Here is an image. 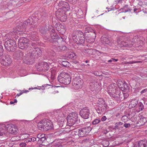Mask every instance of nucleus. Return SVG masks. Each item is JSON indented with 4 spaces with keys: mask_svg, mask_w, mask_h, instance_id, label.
Here are the masks:
<instances>
[{
    "mask_svg": "<svg viewBox=\"0 0 147 147\" xmlns=\"http://www.w3.org/2000/svg\"><path fill=\"white\" fill-rule=\"evenodd\" d=\"M30 54L28 55H25L23 58V62L27 64H29L30 63V60L31 56H40L41 55V51L38 47H34L30 49Z\"/></svg>",
    "mask_w": 147,
    "mask_h": 147,
    "instance_id": "obj_1",
    "label": "nucleus"
},
{
    "mask_svg": "<svg viewBox=\"0 0 147 147\" xmlns=\"http://www.w3.org/2000/svg\"><path fill=\"white\" fill-rule=\"evenodd\" d=\"M18 129L14 125L11 126V124H7L6 125L4 124L0 125V136H2L8 131L9 133L15 134L17 133Z\"/></svg>",
    "mask_w": 147,
    "mask_h": 147,
    "instance_id": "obj_2",
    "label": "nucleus"
},
{
    "mask_svg": "<svg viewBox=\"0 0 147 147\" xmlns=\"http://www.w3.org/2000/svg\"><path fill=\"white\" fill-rule=\"evenodd\" d=\"M53 126L52 122L49 119H44L38 124V129L42 131H47L51 128Z\"/></svg>",
    "mask_w": 147,
    "mask_h": 147,
    "instance_id": "obj_3",
    "label": "nucleus"
},
{
    "mask_svg": "<svg viewBox=\"0 0 147 147\" xmlns=\"http://www.w3.org/2000/svg\"><path fill=\"white\" fill-rule=\"evenodd\" d=\"M59 82L65 84H68L71 82L69 75L67 73H62L59 75L57 78Z\"/></svg>",
    "mask_w": 147,
    "mask_h": 147,
    "instance_id": "obj_4",
    "label": "nucleus"
},
{
    "mask_svg": "<svg viewBox=\"0 0 147 147\" xmlns=\"http://www.w3.org/2000/svg\"><path fill=\"white\" fill-rule=\"evenodd\" d=\"M97 104V108L96 109L97 112L99 114L105 113L108 107V106L104 100L102 98L99 99Z\"/></svg>",
    "mask_w": 147,
    "mask_h": 147,
    "instance_id": "obj_5",
    "label": "nucleus"
},
{
    "mask_svg": "<svg viewBox=\"0 0 147 147\" xmlns=\"http://www.w3.org/2000/svg\"><path fill=\"white\" fill-rule=\"evenodd\" d=\"M78 114L75 112L70 113L67 117L68 125L71 126L74 124L78 120Z\"/></svg>",
    "mask_w": 147,
    "mask_h": 147,
    "instance_id": "obj_6",
    "label": "nucleus"
},
{
    "mask_svg": "<svg viewBox=\"0 0 147 147\" xmlns=\"http://www.w3.org/2000/svg\"><path fill=\"white\" fill-rule=\"evenodd\" d=\"M4 45L6 50L8 51H13L17 48L16 41L11 39L6 41Z\"/></svg>",
    "mask_w": 147,
    "mask_h": 147,
    "instance_id": "obj_7",
    "label": "nucleus"
},
{
    "mask_svg": "<svg viewBox=\"0 0 147 147\" xmlns=\"http://www.w3.org/2000/svg\"><path fill=\"white\" fill-rule=\"evenodd\" d=\"M29 40L25 37L20 38L18 42V46L21 49H24L26 48L28 44Z\"/></svg>",
    "mask_w": 147,
    "mask_h": 147,
    "instance_id": "obj_8",
    "label": "nucleus"
},
{
    "mask_svg": "<svg viewBox=\"0 0 147 147\" xmlns=\"http://www.w3.org/2000/svg\"><path fill=\"white\" fill-rule=\"evenodd\" d=\"M72 84L75 89L78 90L82 88L83 82L81 79L78 78H75L72 81Z\"/></svg>",
    "mask_w": 147,
    "mask_h": 147,
    "instance_id": "obj_9",
    "label": "nucleus"
},
{
    "mask_svg": "<svg viewBox=\"0 0 147 147\" xmlns=\"http://www.w3.org/2000/svg\"><path fill=\"white\" fill-rule=\"evenodd\" d=\"M90 110L88 107H85L81 109L80 112V115L84 119H88L90 115Z\"/></svg>",
    "mask_w": 147,
    "mask_h": 147,
    "instance_id": "obj_10",
    "label": "nucleus"
},
{
    "mask_svg": "<svg viewBox=\"0 0 147 147\" xmlns=\"http://www.w3.org/2000/svg\"><path fill=\"white\" fill-rule=\"evenodd\" d=\"M49 68V65L48 63L45 62H42L39 63L37 67V70L40 71H47Z\"/></svg>",
    "mask_w": 147,
    "mask_h": 147,
    "instance_id": "obj_11",
    "label": "nucleus"
},
{
    "mask_svg": "<svg viewBox=\"0 0 147 147\" xmlns=\"http://www.w3.org/2000/svg\"><path fill=\"white\" fill-rule=\"evenodd\" d=\"M92 130L90 127H87L79 129L78 136L82 137L85 134H88Z\"/></svg>",
    "mask_w": 147,
    "mask_h": 147,
    "instance_id": "obj_12",
    "label": "nucleus"
},
{
    "mask_svg": "<svg viewBox=\"0 0 147 147\" xmlns=\"http://www.w3.org/2000/svg\"><path fill=\"white\" fill-rule=\"evenodd\" d=\"M58 6L61 7V8L64 11H67L69 10L70 9L68 3L64 1H60L58 3H57Z\"/></svg>",
    "mask_w": 147,
    "mask_h": 147,
    "instance_id": "obj_13",
    "label": "nucleus"
},
{
    "mask_svg": "<svg viewBox=\"0 0 147 147\" xmlns=\"http://www.w3.org/2000/svg\"><path fill=\"white\" fill-rule=\"evenodd\" d=\"M117 43L119 46L121 47H132L133 45L131 44L132 42L129 40H127L126 41H121V42L119 40H117Z\"/></svg>",
    "mask_w": 147,
    "mask_h": 147,
    "instance_id": "obj_14",
    "label": "nucleus"
},
{
    "mask_svg": "<svg viewBox=\"0 0 147 147\" xmlns=\"http://www.w3.org/2000/svg\"><path fill=\"white\" fill-rule=\"evenodd\" d=\"M109 94L111 96L114 98H116V99L118 98H122L121 96L122 95V94H121V92L120 91H115V92H109Z\"/></svg>",
    "mask_w": 147,
    "mask_h": 147,
    "instance_id": "obj_15",
    "label": "nucleus"
},
{
    "mask_svg": "<svg viewBox=\"0 0 147 147\" xmlns=\"http://www.w3.org/2000/svg\"><path fill=\"white\" fill-rule=\"evenodd\" d=\"M20 28L18 27V28H16V30H14L13 32L14 33V36L15 35H17L18 36V35H21L22 34L24 33V32L25 31V28H24L23 26L21 27L20 26Z\"/></svg>",
    "mask_w": 147,
    "mask_h": 147,
    "instance_id": "obj_16",
    "label": "nucleus"
},
{
    "mask_svg": "<svg viewBox=\"0 0 147 147\" xmlns=\"http://www.w3.org/2000/svg\"><path fill=\"white\" fill-rule=\"evenodd\" d=\"M53 45L55 46V48L58 51H63L67 49V47L65 46H59L57 42H55L53 43Z\"/></svg>",
    "mask_w": 147,
    "mask_h": 147,
    "instance_id": "obj_17",
    "label": "nucleus"
},
{
    "mask_svg": "<svg viewBox=\"0 0 147 147\" xmlns=\"http://www.w3.org/2000/svg\"><path fill=\"white\" fill-rule=\"evenodd\" d=\"M147 142L145 140H141L138 143H136L134 146V147H147L146 144Z\"/></svg>",
    "mask_w": 147,
    "mask_h": 147,
    "instance_id": "obj_18",
    "label": "nucleus"
},
{
    "mask_svg": "<svg viewBox=\"0 0 147 147\" xmlns=\"http://www.w3.org/2000/svg\"><path fill=\"white\" fill-rule=\"evenodd\" d=\"M144 105L143 103L141 102L138 103L137 107L134 110V112L136 113H139L142 111L144 109Z\"/></svg>",
    "mask_w": 147,
    "mask_h": 147,
    "instance_id": "obj_19",
    "label": "nucleus"
},
{
    "mask_svg": "<svg viewBox=\"0 0 147 147\" xmlns=\"http://www.w3.org/2000/svg\"><path fill=\"white\" fill-rule=\"evenodd\" d=\"M90 88L92 90H96L98 88V83L95 81L91 82L90 83Z\"/></svg>",
    "mask_w": 147,
    "mask_h": 147,
    "instance_id": "obj_20",
    "label": "nucleus"
},
{
    "mask_svg": "<svg viewBox=\"0 0 147 147\" xmlns=\"http://www.w3.org/2000/svg\"><path fill=\"white\" fill-rule=\"evenodd\" d=\"M59 115H58L57 117V119L58 121V124L59 126L61 127L65 126V123L64 122V119H60L59 117Z\"/></svg>",
    "mask_w": 147,
    "mask_h": 147,
    "instance_id": "obj_21",
    "label": "nucleus"
},
{
    "mask_svg": "<svg viewBox=\"0 0 147 147\" xmlns=\"http://www.w3.org/2000/svg\"><path fill=\"white\" fill-rule=\"evenodd\" d=\"M116 87L114 84H111L108 87L107 91L108 94L109 93V92H114L116 90Z\"/></svg>",
    "mask_w": 147,
    "mask_h": 147,
    "instance_id": "obj_22",
    "label": "nucleus"
},
{
    "mask_svg": "<svg viewBox=\"0 0 147 147\" xmlns=\"http://www.w3.org/2000/svg\"><path fill=\"white\" fill-rule=\"evenodd\" d=\"M29 38L30 39L33 41H37L38 40V38H37L36 35V32H32L30 35Z\"/></svg>",
    "mask_w": 147,
    "mask_h": 147,
    "instance_id": "obj_23",
    "label": "nucleus"
},
{
    "mask_svg": "<svg viewBox=\"0 0 147 147\" xmlns=\"http://www.w3.org/2000/svg\"><path fill=\"white\" fill-rule=\"evenodd\" d=\"M72 36L73 40L74 42L78 44H79V41H78L79 38L77 35L75 34V33H74V31L72 33Z\"/></svg>",
    "mask_w": 147,
    "mask_h": 147,
    "instance_id": "obj_24",
    "label": "nucleus"
},
{
    "mask_svg": "<svg viewBox=\"0 0 147 147\" xmlns=\"http://www.w3.org/2000/svg\"><path fill=\"white\" fill-rule=\"evenodd\" d=\"M147 121V119L146 117H142L140 118L138 123L139 124V126L144 125Z\"/></svg>",
    "mask_w": 147,
    "mask_h": 147,
    "instance_id": "obj_25",
    "label": "nucleus"
},
{
    "mask_svg": "<svg viewBox=\"0 0 147 147\" xmlns=\"http://www.w3.org/2000/svg\"><path fill=\"white\" fill-rule=\"evenodd\" d=\"M138 100L134 99L132 100L130 102L129 105H131L132 107H135L138 104Z\"/></svg>",
    "mask_w": 147,
    "mask_h": 147,
    "instance_id": "obj_26",
    "label": "nucleus"
},
{
    "mask_svg": "<svg viewBox=\"0 0 147 147\" xmlns=\"http://www.w3.org/2000/svg\"><path fill=\"white\" fill-rule=\"evenodd\" d=\"M24 54L22 52L18 51L15 52L14 55V57H17L18 58H22Z\"/></svg>",
    "mask_w": 147,
    "mask_h": 147,
    "instance_id": "obj_27",
    "label": "nucleus"
},
{
    "mask_svg": "<svg viewBox=\"0 0 147 147\" xmlns=\"http://www.w3.org/2000/svg\"><path fill=\"white\" fill-rule=\"evenodd\" d=\"M74 33H75L78 38H80L84 36L83 32L80 30L74 31Z\"/></svg>",
    "mask_w": 147,
    "mask_h": 147,
    "instance_id": "obj_28",
    "label": "nucleus"
},
{
    "mask_svg": "<svg viewBox=\"0 0 147 147\" xmlns=\"http://www.w3.org/2000/svg\"><path fill=\"white\" fill-rule=\"evenodd\" d=\"M31 23L30 22V20L29 19H28L27 20L25 21L23 23V25H22V26L21 27H22V26L24 28L26 26L30 25Z\"/></svg>",
    "mask_w": 147,
    "mask_h": 147,
    "instance_id": "obj_29",
    "label": "nucleus"
},
{
    "mask_svg": "<svg viewBox=\"0 0 147 147\" xmlns=\"http://www.w3.org/2000/svg\"><path fill=\"white\" fill-rule=\"evenodd\" d=\"M79 129H74L71 132V134L72 136H74L78 135V136Z\"/></svg>",
    "mask_w": 147,
    "mask_h": 147,
    "instance_id": "obj_30",
    "label": "nucleus"
},
{
    "mask_svg": "<svg viewBox=\"0 0 147 147\" xmlns=\"http://www.w3.org/2000/svg\"><path fill=\"white\" fill-rule=\"evenodd\" d=\"M14 37V34L13 32L6 34L4 36L5 38H12Z\"/></svg>",
    "mask_w": 147,
    "mask_h": 147,
    "instance_id": "obj_31",
    "label": "nucleus"
},
{
    "mask_svg": "<svg viewBox=\"0 0 147 147\" xmlns=\"http://www.w3.org/2000/svg\"><path fill=\"white\" fill-rule=\"evenodd\" d=\"M5 59L7 64L9 65L11 63V58L9 56H7L5 57Z\"/></svg>",
    "mask_w": 147,
    "mask_h": 147,
    "instance_id": "obj_32",
    "label": "nucleus"
},
{
    "mask_svg": "<svg viewBox=\"0 0 147 147\" xmlns=\"http://www.w3.org/2000/svg\"><path fill=\"white\" fill-rule=\"evenodd\" d=\"M75 56V54L73 52L69 53L67 55V57L69 59H74Z\"/></svg>",
    "mask_w": 147,
    "mask_h": 147,
    "instance_id": "obj_33",
    "label": "nucleus"
},
{
    "mask_svg": "<svg viewBox=\"0 0 147 147\" xmlns=\"http://www.w3.org/2000/svg\"><path fill=\"white\" fill-rule=\"evenodd\" d=\"M72 127H71L70 128H65L63 131V132L64 133H70L71 131L72 130Z\"/></svg>",
    "mask_w": 147,
    "mask_h": 147,
    "instance_id": "obj_34",
    "label": "nucleus"
},
{
    "mask_svg": "<svg viewBox=\"0 0 147 147\" xmlns=\"http://www.w3.org/2000/svg\"><path fill=\"white\" fill-rule=\"evenodd\" d=\"M39 32L42 35L46 33V30L44 27L40 28L39 30Z\"/></svg>",
    "mask_w": 147,
    "mask_h": 147,
    "instance_id": "obj_35",
    "label": "nucleus"
},
{
    "mask_svg": "<svg viewBox=\"0 0 147 147\" xmlns=\"http://www.w3.org/2000/svg\"><path fill=\"white\" fill-rule=\"evenodd\" d=\"M78 41H79V44H82L85 41V38L84 36L79 38Z\"/></svg>",
    "mask_w": 147,
    "mask_h": 147,
    "instance_id": "obj_36",
    "label": "nucleus"
},
{
    "mask_svg": "<svg viewBox=\"0 0 147 147\" xmlns=\"http://www.w3.org/2000/svg\"><path fill=\"white\" fill-rule=\"evenodd\" d=\"M58 115L59 116V117L60 119H64V115L62 113H61V112H59V114H57L56 115V119H57V117L58 116ZM58 117H59V116Z\"/></svg>",
    "mask_w": 147,
    "mask_h": 147,
    "instance_id": "obj_37",
    "label": "nucleus"
},
{
    "mask_svg": "<svg viewBox=\"0 0 147 147\" xmlns=\"http://www.w3.org/2000/svg\"><path fill=\"white\" fill-rule=\"evenodd\" d=\"M92 50L91 49H85L83 50V52L85 53H87L89 54H92L91 53Z\"/></svg>",
    "mask_w": 147,
    "mask_h": 147,
    "instance_id": "obj_38",
    "label": "nucleus"
},
{
    "mask_svg": "<svg viewBox=\"0 0 147 147\" xmlns=\"http://www.w3.org/2000/svg\"><path fill=\"white\" fill-rule=\"evenodd\" d=\"M1 63L2 65L5 66H9L7 62L5 59H2L1 61Z\"/></svg>",
    "mask_w": 147,
    "mask_h": 147,
    "instance_id": "obj_39",
    "label": "nucleus"
},
{
    "mask_svg": "<svg viewBox=\"0 0 147 147\" xmlns=\"http://www.w3.org/2000/svg\"><path fill=\"white\" fill-rule=\"evenodd\" d=\"M135 81L137 82L139 84H141L142 82V79L139 77H137L135 78Z\"/></svg>",
    "mask_w": 147,
    "mask_h": 147,
    "instance_id": "obj_40",
    "label": "nucleus"
},
{
    "mask_svg": "<svg viewBox=\"0 0 147 147\" xmlns=\"http://www.w3.org/2000/svg\"><path fill=\"white\" fill-rule=\"evenodd\" d=\"M103 42H102L104 44H109L110 43V41L107 38H105L104 39Z\"/></svg>",
    "mask_w": 147,
    "mask_h": 147,
    "instance_id": "obj_41",
    "label": "nucleus"
},
{
    "mask_svg": "<svg viewBox=\"0 0 147 147\" xmlns=\"http://www.w3.org/2000/svg\"><path fill=\"white\" fill-rule=\"evenodd\" d=\"M141 62V61H130L129 62H125V63L126 64H132L134 63H137Z\"/></svg>",
    "mask_w": 147,
    "mask_h": 147,
    "instance_id": "obj_42",
    "label": "nucleus"
},
{
    "mask_svg": "<svg viewBox=\"0 0 147 147\" xmlns=\"http://www.w3.org/2000/svg\"><path fill=\"white\" fill-rule=\"evenodd\" d=\"M100 121V119H96L95 120H94L92 123V124L93 125H96Z\"/></svg>",
    "mask_w": 147,
    "mask_h": 147,
    "instance_id": "obj_43",
    "label": "nucleus"
},
{
    "mask_svg": "<svg viewBox=\"0 0 147 147\" xmlns=\"http://www.w3.org/2000/svg\"><path fill=\"white\" fill-rule=\"evenodd\" d=\"M3 54V49L2 46L0 45V57H1Z\"/></svg>",
    "mask_w": 147,
    "mask_h": 147,
    "instance_id": "obj_44",
    "label": "nucleus"
},
{
    "mask_svg": "<svg viewBox=\"0 0 147 147\" xmlns=\"http://www.w3.org/2000/svg\"><path fill=\"white\" fill-rule=\"evenodd\" d=\"M29 137V135L27 134H22L21 136L22 139H24L28 138Z\"/></svg>",
    "mask_w": 147,
    "mask_h": 147,
    "instance_id": "obj_45",
    "label": "nucleus"
},
{
    "mask_svg": "<svg viewBox=\"0 0 147 147\" xmlns=\"http://www.w3.org/2000/svg\"><path fill=\"white\" fill-rule=\"evenodd\" d=\"M62 65L65 66L66 67L68 65L69 63L67 61H63L62 63Z\"/></svg>",
    "mask_w": 147,
    "mask_h": 147,
    "instance_id": "obj_46",
    "label": "nucleus"
},
{
    "mask_svg": "<svg viewBox=\"0 0 147 147\" xmlns=\"http://www.w3.org/2000/svg\"><path fill=\"white\" fill-rule=\"evenodd\" d=\"M56 35V33H54L53 34H51V38L53 39V40H57V36H55Z\"/></svg>",
    "mask_w": 147,
    "mask_h": 147,
    "instance_id": "obj_47",
    "label": "nucleus"
},
{
    "mask_svg": "<svg viewBox=\"0 0 147 147\" xmlns=\"http://www.w3.org/2000/svg\"><path fill=\"white\" fill-rule=\"evenodd\" d=\"M118 86L119 87H120V88H122V86H124V84H123V83L122 82V81H118Z\"/></svg>",
    "mask_w": 147,
    "mask_h": 147,
    "instance_id": "obj_48",
    "label": "nucleus"
},
{
    "mask_svg": "<svg viewBox=\"0 0 147 147\" xmlns=\"http://www.w3.org/2000/svg\"><path fill=\"white\" fill-rule=\"evenodd\" d=\"M115 127L113 128V129H119V128L118 127L120 126L117 122L115 124Z\"/></svg>",
    "mask_w": 147,
    "mask_h": 147,
    "instance_id": "obj_49",
    "label": "nucleus"
},
{
    "mask_svg": "<svg viewBox=\"0 0 147 147\" xmlns=\"http://www.w3.org/2000/svg\"><path fill=\"white\" fill-rule=\"evenodd\" d=\"M121 119L122 121L125 122L127 120L128 117L127 116L125 115L122 117Z\"/></svg>",
    "mask_w": 147,
    "mask_h": 147,
    "instance_id": "obj_50",
    "label": "nucleus"
},
{
    "mask_svg": "<svg viewBox=\"0 0 147 147\" xmlns=\"http://www.w3.org/2000/svg\"><path fill=\"white\" fill-rule=\"evenodd\" d=\"M40 142H39V144L42 143L43 142L46 140V138L45 136L42 138H40Z\"/></svg>",
    "mask_w": 147,
    "mask_h": 147,
    "instance_id": "obj_51",
    "label": "nucleus"
},
{
    "mask_svg": "<svg viewBox=\"0 0 147 147\" xmlns=\"http://www.w3.org/2000/svg\"><path fill=\"white\" fill-rule=\"evenodd\" d=\"M45 136V135L43 134H38L37 135V137L39 139Z\"/></svg>",
    "mask_w": 147,
    "mask_h": 147,
    "instance_id": "obj_52",
    "label": "nucleus"
},
{
    "mask_svg": "<svg viewBox=\"0 0 147 147\" xmlns=\"http://www.w3.org/2000/svg\"><path fill=\"white\" fill-rule=\"evenodd\" d=\"M55 147H62V146L61 144L59 143H58L54 145Z\"/></svg>",
    "mask_w": 147,
    "mask_h": 147,
    "instance_id": "obj_53",
    "label": "nucleus"
},
{
    "mask_svg": "<svg viewBox=\"0 0 147 147\" xmlns=\"http://www.w3.org/2000/svg\"><path fill=\"white\" fill-rule=\"evenodd\" d=\"M20 145L21 147H25L26 146V144L24 142L21 143L20 144Z\"/></svg>",
    "mask_w": 147,
    "mask_h": 147,
    "instance_id": "obj_54",
    "label": "nucleus"
},
{
    "mask_svg": "<svg viewBox=\"0 0 147 147\" xmlns=\"http://www.w3.org/2000/svg\"><path fill=\"white\" fill-rule=\"evenodd\" d=\"M124 126L126 128H127L130 126V124L129 123H125Z\"/></svg>",
    "mask_w": 147,
    "mask_h": 147,
    "instance_id": "obj_55",
    "label": "nucleus"
},
{
    "mask_svg": "<svg viewBox=\"0 0 147 147\" xmlns=\"http://www.w3.org/2000/svg\"><path fill=\"white\" fill-rule=\"evenodd\" d=\"M128 94L127 93H123V96H124V98H127L128 97Z\"/></svg>",
    "mask_w": 147,
    "mask_h": 147,
    "instance_id": "obj_56",
    "label": "nucleus"
},
{
    "mask_svg": "<svg viewBox=\"0 0 147 147\" xmlns=\"http://www.w3.org/2000/svg\"><path fill=\"white\" fill-rule=\"evenodd\" d=\"M31 142H34L36 141V138L35 137H33L31 138Z\"/></svg>",
    "mask_w": 147,
    "mask_h": 147,
    "instance_id": "obj_57",
    "label": "nucleus"
},
{
    "mask_svg": "<svg viewBox=\"0 0 147 147\" xmlns=\"http://www.w3.org/2000/svg\"><path fill=\"white\" fill-rule=\"evenodd\" d=\"M147 92V89H144L142 90L140 92V93H141V94H142L146 92Z\"/></svg>",
    "mask_w": 147,
    "mask_h": 147,
    "instance_id": "obj_58",
    "label": "nucleus"
},
{
    "mask_svg": "<svg viewBox=\"0 0 147 147\" xmlns=\"http://www.w3.org/2000/svg\"><path fill=\"white\" fill-rule=\"evenodd\" d=\"M25 142L26 143H28L29 142H31V138H29L26 140H25Z\"/></svg>",
    "mask_w": 147,
    "mask_h": 147,
    "instance_id": "obj_59",
    "label": "nucleus"
},
{
    "mask_svg": "<svg viewBox=\"0 0 147 147\" xmlns=\"http://www.w3.org/2000/svg\"><path fill=\"white\" fill-rule=\"evenodd\" d=\"M107 118L105 116H103L102 118V121H104L106 120V119Z\"/></svg>",
    "mask_w": 147,
    "mask_h": 147,
    "instance_id": "obj_60",
    "label": "nucleus"
},
{
    "mask_svg": "<svg viewBox=\"0 0 147 147\" xmlns=\"http://www.w3.org/2000/svg\"><path fill=\"white\" fill-rule=\"evenodd\" d=\"M36 138V141H37L38 143H39V142H40V140L39 139H39L38 138Z\"/></svg>",
    "mask_w": 147,
    "mask_h": 147,
    "instance_id": "obj_61",
    "label": "nucleus"
},
{
    "mask_svg": "<svg viewBox=\"0 0 147 147\" xmlns=\"http://www.w3.org/2000/svg\"><path fill=\"white\" fill-rule=\"evenodd\" d=\"M21 92H20L21 93H22V94L23 93H26V92H28V90H27V91H24V90H22V91H21Z\"/></svg>",
    "mask_w": 147,
    "mask_h": 147,
    "instance_id": "obj_62",
    "label": "nucleus"
},
{
    "mask_svg": "<svg viewBox=\"0 0 147 147\" xmlns=\"http://www.w3.org/2000/svg\"><path fill=\"white\" fill-rule=\"evenodd\" d=\"M89 139H86V140H83V142H89Z\"/></svg>",
    "mask_w": 147,
    "mask_h": 147,
    "instance_id": "obj_63",
    "label": "nucleus"
},
{
    "mask_svg": "<svg viewBox=\"0 0 147 147\" xmlns=\"http://www.w3.org/2000/svg\"><path fill=\"white\" fill-rule=\"evenodd\" d=\"M112 59H113V61L114 62H116L117 61H118V59H114L113 58H112Z\"/></svg>",
    "mask_w": 147,
    "mask_h": 147,
    "instance_id": "obj_64",
    "label": "nucleus"
}]
</instances>
